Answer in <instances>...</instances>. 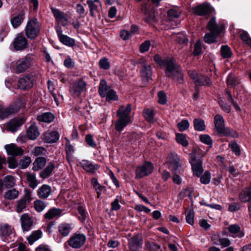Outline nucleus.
<instances>
[{
  "instance_id": "nucleus-15",
  "label": "nucleus",
  "mask_w": 251,
  "mask_h": 251,
  "mask_svg": "<svg viewBox=\"0 0 251 251\" xmlns=\"http://www.w3.org/2000/svg\"><path fill=\"white\" fill-rule=\"evenodd\" d=\"M152 164L149 162L138 167L136 170V178H142L151 174L153 171Z\"/></svg>"
},
{
  "instance_id": "nucleus-13",
  "label": "nucleus",
  "mask_w": 251,
  "mask_h": 251,
  "mask_svg": "<svg viewBox=\"0 0 251 251\" xmlns=\"http://www.w3.org/2000/svg\"><path fill=\"white\" fill-rule=\"evenodd\" d=\"M215 126L218 132L223 135H230V130L225 127L223 117L220 115H216L214 117Z\"/></svg>"
},
{
  "instance_id": "nucleus-39",
  "label": "nucleus",
  "mask_w": 251,
  "mask_h": 251,
  "mask_svg": "<svg viewBox=\"0 0 251 251\" xmlns=\"http://www.w3.org/2000/svg\"><path fill=\"white\" fill-rule=\"evenodd\" d=\"M46 163V159L44 157H40L36 158L33 163V170L35 171L43 168Z\"/></svg>"
},
{
  "instance_id": "nucleus-58",
  "label": "nucleus",
  "mask_w": 251,
  "mask_h": 251,
  "mask_svg": "<svg viewBox=\"0 0 251 251\" xmlns=\"http://www.w3.org/2000/svg\"><path fill=\"white\" fill-rule=\"evenodd\" d=\"M229 147L232 151L237 155L241 153L240 149L238 145L235 142H231L229 144Z\"/></svg>"
},
{
  "instance_id": "nucleus-9",
  "label": "nucleus",
  "mask_w": 251,
  "mask_h": 251,
  "mask_svg": "<svg viewBox=\"0 0 251 251\" xmlns=\"http://www.w3.org/2000/svg\"><path fill=\"white\" fill-rule=\"evenodd\" d=\"M86 236L83 233L73 234L67 241L68 245L74 249H79L85 244Z\"/></svg>"
},
{
  "instance_id": "nucleus-40",
  "label": "nucleus",
  "mask_w": 251,
  "mask_h": 251,
  "mask_svg": "<svg viewBox=\"0 0 251 251\" xmlns=\"http://www.w3.org/2000/svg\"><path fill=\"white\" fill-rule=\"evenodd\" d=\"M26 180L30 187L32 188H35L37 185L38 182L36 178L35 174L31 173L26 174Z\"/></svg>"
},
{
  "instance_id": "nucleus-4",
  "label": "nucleus",
  "mask_w": 251,
  "mask_h": 251,
  "mask_svg": "<svg viewBox=\"0 0 251 251\" xmlns=\"http://www.w3.org/2000/svg\"><path fill=\"white\" fill-rule=\"evenodd\" d=\"M207 27L211 33L205 35L204 41L208 44H211L216 41L217 36L222 32L224 26H219L216 23L215 17H212L207 24Z\"/></svg>"
},
{
  "instance_id": "nucleus-64",
  "label": "nucleus",
  "mask_w": 251,
  "mask_h": 251,
  "mask_svg": "<svg viewBox=\"0 0 251 251\" xmlns=\"http://www.w3.org/2000/svg\"><path fill=\"white\" fill-rule=\"evenodd\" d=\"M158 102L161 104H164L167 101L166 95L163 91H160L158 93Z\"/></svg>"
},
{
  "instance_id": "nucleus-29",
  "label": "nucleus",
  "mask_w": 251,
  "mask_h": 251,
  "mask_svg": "<svg viewBox=\"0 0 251 251\" xmlns=\"http://www.w3.org/2000/svg\"><path fill=\"white\" fill-rule=\"evenodd\" d=\"M40 132L35 123L30 125L26 131V137L32 140H34L39 136Z\"/></svg>"
},
{
  "instance_id": "nucleus-61",
  "label": "nucleus",
  "mask_w": 251,
  "mask_h": 251,
  "mask_svg": "<svg viewBox=\"0 0 251 251\" xmlns=\"http://www.w3.org/2000/svg\"><path fill=\"white\" fill-rule=\"evenodd\" d=\"M194 212L193 209L189 210L186 216V220L187 222L191 225H193L194 224Z\"/></svg>"
},
{
  "instance_id": "nucleus-31",
  "label": "nucleus",
  "mask_w": 251,
  "mask_h": 251,
  "mask_svg": "<svg viewBox=\"0 0 251 251\" xmlns=\"http://www.w3.org/2000/svg\"><path fill=\"white\" fill-rule=\"evenodd\" d=\"M17 112V110L14 109L13 107H9L7 108H3V104L1 102H0V118L3 119L7 118L9 115L15 113Z\"/></svg>"
},
{
  "instance_id": "nucleus-44",
  "label": "nucleus",
  "mask_w": 251,
  "mask_h": 251,
  "mask_svg": "<svg viewBox=\"0 0 251 251\" xmlns=\"http://www.w3.org/2000/svg\"><path fill=\"white\" fill-rule=\"evenodd\" d=\"M227 85L228 87H233L238 83V80L236 76L232 74L228 75L226 79Z\"/></svg>"
},
{
  "instance_id": "nucleus-59",
  "label": "nucleus",
  "mask_w": 251,
  "mask_h": 251,
  "mask_svg": "<svg viewBox=\"0 0 251 251\" xmlns=\"http://www.w3.org/2000/svg\"><path fill=\"white\" fill-rule=\"evenodd\" d=\"M241 39L250 47H251V38L249 37L248 33L246 31H244L241 34Z\"/></svg>"
},
{
  "instance_id": "nucleus-10",
  "label": "nucleus",
  "mask_w": 251,
  "mask_h": 251,
  "mask_svg": "<svg viewBox=\"0 0 251 251\" xmlns=\"http://www.w3.org/2000/svg\"><path fill=\"white\" fill-rule=\"evenodd\" d=\"M188 73L197 86H209L211 83V81L208 77L200 75L195 71H189Z\"/></svg>"
},
{
  "instance_id": "nucleus-28",
  "label": "nucleus",
  "mask_w": 251,
  "mask_h": 251,
  "mask_svg": "<svg viewBox=\"0 0 251 251\" xmlns=\"http://www.w3.org/2000/svg\"><path fill=\"white\" fill-rule=\"evenodd\" d=\"M31 201L30 195H25L23 198L17 201V206L16 211L18 213L22 212L25 209L27 205Z\"/></svg>"
},
{
  "instance_id": "nucleus-32",
  "label": "nucleus",
  "mask_w": 251,
  "mask_h": 251,
  "mask_svg": "<svg viewBox=\"0 0 251 251\" xmlns=\"http://www.w3.org/2000/svg\"><path fill=\"white\" fill-rule=\"evenodd\" d=\"M62 210L60 208H52L49 210L44 215V217L47 220H51L61 216Z\"/></svg>"
},
{
  "instance_id": "nucleus-33",
  "label": "nucleus",
  "mask_w": 251,
  "mask_h": 251,
  "mask_svg": "<svg viewBox=\"0 0 251 251\" xmlns=\"http://www.w3.org/2000/svg\"><path fill=\"white\" fill-rule=\"evenodd\" d=\"M43 139L47 143H54L59 139V135L56 131H48L44 134Z\"/></svg>"
},
{
  "instance_id": "nucleus-50",
  "label": "nucleus",
  "mask_w": 251,
  "mask_h": 251,
  "mask_svg": "<svg viewBox=\"0 0 251 251\" xmlns=\"http://www.w3.org/2000/svg\"><path fill=\"white\" fill-rule=\"evenodd\" d=\"M63 237V226L62 224L59 225L58 227V231L57 233L54 235V238L56 242L61 243Z\"/></svg>"
},
{
  "instance_id": "nucleus-3",
  "label": "nucleus",
  "mask_w": 251,
  "mask_h": 251,
  "mask_svg": "<svg viewBox=\"0 0 251 251\" xmlns=\"http://www.w3.org/2000/svg\"><path fill=\"white\" fill-rule=\"evenodd\" d=\"M33 56L27 55L18 60L13 61L11 64V68L16 74H20L29 69L34 63Z\"/></svg>"
},
{
  "instance_id": "nucleus-14",
  "label": "nucleus",
  "mask_w": 251,
  "mask_h": 251,
  "mask_svg": "<svg viewBox=\"0 0 251 251\" xmlns=\"http://www.w3.org/2000/svg\"><path fill=\"white\" fill-rule=\"evenodd\" d=\"M34 83V77L30 75H26L19 79L18 86L19 89L25 90L32 87Z\"/></svg>"
},
{
  "instance_id": "nucleus-46",
  "label": "nucleus",
  "mask_w": 251,
  "mask_h": 251,
  "mask_svg": "<svg viewBox=\"0 0 251 251\" xmlns=\"http://www.w3.org/2000/svg\"><path fill=\"white\" fill-rule=\"evenodd\" d=\"M176 142L181 144L183 147H186L188 145V142L186 139L185 135L182 133H176Z\"/></svg>"
},
{
  "instance_id": "nucleus-24",
  "label": "nucleus",
  "mask_w": 251,
  "mask_h": 251,
  "mask_svg": "<svg viewBox=\"0 0 251 251\" xmlns=\"http://www.w3.org/2000/svg\"><path fill=\"white\" fill-rule=\"evenodd\" d=\"M239 199L242 202H250L251 201V183L248 186L241 190L239 195Z\"/></svg>"
},
{
  "instance_id": "nucleus-63",
  "label": "nucleus",
  "mask_w": 251,
  "mask_h": 251,
  "mask_svg": "<svg viewBox=\"0 0 251 251\" xmlns=\"http://www.w3.org/2000/svg\"><path fill=\"white\" fill-rule=\"evenodd\" d=\"M31 162V159L29 157H26L24 158L20 161V167L21 169L26 168Z\"/></svg>"
},
{
  "instance_id": "nucleus-2",
  "label": "nucleus",
  "mask_w": 251,
  "mask_h": 251,
  "mask_svg": "<svg viewBox=\"0 0 251 251\" xmlns=\"http://www.w3.org/2000/svg\"><path fill=\"white\" fill-rule=\"evenodd\" d=\"M131 105L129 104L122 105L117 111L118 119L115 123V129L122 131L127 125L131 122L130 113Z\"/></svg>"
},
{
  "instance_id": "nucleus-49",
  "label": "nucleus",
  "mask_w": 251,
  "mask_h": 251,
  "mask_svg": "<svg viewBox=\"0 0 251 251\" xmlns=\"http://www.w3.org/2000/svg\"><path fill=\"white\" fill-rule=\"evenodd\" d=\"M66 152L67 159L70 162L72 160L73 154L75 152V149L74 147L69 143L66 144Z\"/></svg>"
},
{
  "instance_id": "nucleus-30",
  "label": "nucleus",
  "mask_w": 251,
  "mask_h": 251,
  "mask_svg": "<svg viewBox=\"0 0 251 251\" xmlns=\"http://www.w3.org/2000/svg\"><path fill=\"white\" fill-rule=\"evenodd\" d=\"M129 249H141L142 240L140 236L135 235L128 240Z\"/></svg>"
},
{
  "instance_id": "nucleus-54",
  "label": "nucleus",
  "mask_w": 251,
  "mask_h": 251,
  "mask_svg": "<svg viewBox=\"0 0 251 251\" xmlns=\"http://www.w3.org/2000/svg\"><path fill=\"white\" fill-rule=\"evenodd\" d=\"M211 174L209 172L206 171L201 177L200 180L201 183L208 184L210 181Z\"/></svg>"
},
{
  "instance_id": "nucleus-1",
  "label": "nucleus",
  "mask_w": 251,
  "mask_h": 251,
  "mask_svg": "<svg viewBox=\"0 0 251 251\" xmlns=\"http://www.w3.org/2000/svg\"><path fill=\"white\" fill-rule=\"evenodd\" d=\"M154 60L161 68H165V73L169 77L173 78L179 83L183 81V74L181 69L177 65L171 58H167L162 60L161 57L156 54L154 57Z\"/></svg>"
},
{
  "instance_id": "nucleus-42",
  "label": "nucleus",
  "mask_w": 251,
  "mask_h": 251,
  "mask_svg": "<svg viewBox=\"0 0 251 251\" xmlns=\"http://www.w3.org/2000/svg\"><path fill=\"white\" fill-rule=\"evenodd\" d=\"M194 126L195 130L199 131H203L205 129L204 122L201 119H195L194 120Z\"/></svg>"
},
{
  "instance_id": "nucleus-25",
  "label": "nucleus",
  "mask_w": 251,
  "mask_h": 251,
  "mask_svg": "<svg viewBox=\"0 0 251 251\" xmlns=\"http://www.w3.org/2000/svg\"><path fill=\"white\" fill-rule=\"evenodd\" d=\"M25 19V13L23 11L14 14L11 18V24L14 28L19 27Z\"/></svg>"
},
{
  "instance_id": "nucleus-48",
  "label": "nucleus",
  "mask_w": 251,
  "mask_h": 251,
  "mask_svg": "<svg viewBox=\"0 0 251 251\" xmlns=\"http://www.w3.org/2000/svg\"><path fill=\"white\" fill-rule=\"evenodd\" d=\"M19 192L15 189H11L7 191L4 195L5 199L7 200H14L18 198Z\"/></svg>"
},
{
  "instance_id": "nucleus-21",
  "label": "nucleus",
  "mask_w": 251,
  "mask_h": 251,
  "mask_svg": "<svg viewBox=\"0 0 251 251\" xmlns=\"http://www.w3.org/2000/svg\"><path fill=\"white\" fill-rule=\"evenodd\" d=\"M14 229L7 223H0V238L2 241L5 240L12 234Z\"/></svg>"
},
{
  "instance_id": "nucleus-34",
  "label": "nucleus",
  "mask_w": 251,
  "mask_h": 251,
  "mask_svg": "<svg viewBox=\"0 0 251 251\" xmlns=\"http://www.w3.org/2000/svg\"><path fill=\"white\" fill-rule=\"evenodd\" d=\"M54 119V115L50 112H45L37 116V119L40 122L50 123Z\"/></svg>"
},
{
  "instance_id": "nucleus-19",
  "label": "nucleus",
  "mask_w": 251,
  "mask_h": 251,
  "mask_svg": "<svg viewBox=\"0 0 251 251\" xmlns=\"http://www.w3.org/2000/svg\"><path fill=\"white\" fill-rule=\"evenodd\" d=\"M25 121L26 119L24 117L12 119L7 123V129L11 132H14L19 129Z\"/></svg>"
},
{
  "instance_id": "nucleus-57",
  "label": "nucleus",
  "mask_w": 251,
  "mask_h": 251,
  "mask_svg": "<svg viewBox=\"0 0 251 251\" xmlns=\"http://www.w3.org/2000/svg\"><path fill=\"white\" fill-rule=\"evenodd\" d=\"M77 211L79 214V219L82 221H84L87 214L86 210L82 206H79L77 208Z\"/></svg>"
},
{
  "instance_id": "nucleus-45",
  "label": "nucleus",
  "mask_w": 251,
  "mask_h": 251,
  "mask_svg": "<svg viewBox=\"0 0 251 251\" xmlns=\"http://www.w3.org/2000/svg\"><path fill=\"white\" fill-rule=\"evenodd\" d=\"M143 116L150 123H153L155 121L153 111L152 109H145L143 111Z\"/></svg>"
},
{
  "instance_id": "nucleus-16",
  "label": "nucleus",
  "mask_w": 251,
  "mask_h": 251,
  "mask_svg": "<svg viewBox=\"0 0 251 251\" xmlns=\"http://www.w3.org/2000/svg\"><path fill=\"white\" fill-rule=\"evenodd\" d=\"M21 228L23 232L30 230L33 226V217L28 213H24L20 217Z\"/></svg>"
},
{
  "instance_id": "nucleus-27",
  "label": "nucleus",
  "mask_w": 251,
  "mask_h": 251,
  "mask_svg": "<svg viewBox=\"0 0 251 251\" xmlns=\"http://www.w3.org/2000/svg\"><path fill=\"white\" fill-rule=\"evenodd\" d=\"M179 161V158L176 154L170 155L168 159L169 169L173 171H176L180 166Z\"/></svg>"
},
{
  "instance_id": "nucleus-47",
  "label": "nucleus",
  "mask_w": 251,
  "mask_h": 251,
  "mask_svg": "<svg viewBox=\"0 0 251 251\" xmlns=\"http://www.w3.org/2000/svg\"><path fill=\"white\" fill-rule=\"evenodd\" d=\"M221 54L223 58H228L231 56L232 52L227 46H223L221 49Z\"/></svg>"
},
{
  "instance_id": "nucleus-51",
  "label": "nucleus",
  "mask_w": 251,
  "mask_h": 251,
  "mask_svg": "<svg viewBox=\"0 0 251 251\" xmlns=\"http://www.w3.org/2000/svg\"><path fill=\"white\" fill-rule=\"evenodd\" d=\"M34 206L37 211L41 212L45 208L46 205L44 201L37 200L34 202Z\"/></svg>"
},
{
  "instance_id": "nucleus-52",
  "label": "nucleus",
  "mask_w": 251,
  "mask_h": 251,
  "mask_svg": "<svg viewBox=\"0 0 251 251\" xmlns=\"http://www.w3.org/2000/svg\"><path fill=\"white\" fill-rule=\"evenodd\" d=\"M177 126L179 131L186 130L189 127V123L187 120H183L177 124Z\"/></svg>"
},
{
  "instance_id": "nucleus-7",
  "label": "nucleus",
  "mask_w": 251,
  "mask_h": 251,
  "mask_svg": "<svg viewBox=\"0 0 251 251\" xmlns=\"http://www.w3.org/2000/svg\"><path fill=\"white\" fill-rule=\"evenodd\" d=\"M189 162L191 164L194 175L199 177L203 172L202 161L196 157L195 151H193L190 154Z\"/></svg>"
},
{
  "instance_id": "nucleus-41",
  "label": "nucleus",
  "mask_w": 251,
  "mask_h": 251,
  "mask_svg": "<svg viewBox=\"0 0 251 251\" xmlns=\"http://www.w3.org/2000/svg\"><path fill=\"white\" fill-rule=\"evenodd\" d=\"M42 235V232L40 230H37L33 232L27 238V241L30 245H32L34 242L40 239Z\"/></svg>"
},
{
  "instance_id": "nucleus-55",
  "label": "nucleus",
  "mask_w": 251,
  "mask_h": 251,
  "mask_svg": "<svg viewBox=\"0 0 251 251\" xmlns=\"http://www.w3.org/2000/svg\"><path fill=\"white\" fill-rule=\"evenodd\" d=\"M75 45V39L67 35H64V45L72 48L74 47Z\"/></svg>"
},
{
  "instance_id": "nucleus-5",
  "label": "nucleus",
  "mask_w": 251,
  "mask_h": 251,
  "mask_svg": "<svg viewBox=\"0 0 251 251\" xmlns=\"http://www.w3.org/2000/svg\"><path fill=\"white\" fill-rule=\"evenodd\" d=\"M25 32L26 36L31 40L38 36L40 32V25L37 18L30 19L27 21Z\"/></svg>"
},
{
  "instance_id": "nucleus-18",
  "label": "nucleus",
  "mask_w": 251,
  "mask_h": 251,
  "mask_svg": "<svg viewBox=\"0 0 251 251\" xmlns=\"http://www.w3.org/2000/svg\"><path fill=\"white\" fill-rule=\"evenodd\" d=\"M12 43L15 50H23L27 46V40L23 34L19 33L15 38Z\"/></svg>"
},
{
  "instance_id": "nucleus-60",
  "label": "nucleus",
  "mask_w": 251,
  "mask_h": 251,
  "mask_svg": "<svg viewBox=\"0 0 251 251\" xmlns=\"http://www.w3.org/2000/svg\"><path fill=\"white\" fill-rule=\"evenodd\" d=\"M201 44L200 41H197L194 45L193 53L195 55H199L201 52Z\"/></svg>"
},
{
  "instance_id": "nucleus-38",
  "label": "nucleus",
  "mask_w": 251,
  "mask_h": 251,
  "mask_svg": "<svg viewBox=\"0 0 251 251\" xmlns=\"http://www.w3.org/2000/svg\"><path fill=\"white\" fill-rule=\"evenodd\" d=\"M218 239H216V237H212V241L214 244L221 246L222 248L228 247L231 242L230 240L226 238H221L218 237Z\"/></svg>"
},
{
  "instance_id": "nucleus-11",
  "label": "nucleus",
  "mask_w": 251,
  "mask_h": 251,
  "mask_svg": "<svg viewBox=\"0 0 251 251\" xmlns=\"http://www.w3.org/2000/svg\"><path fill=\"white\" fill-rule=\"evenodd\" d=\"M50 9L55 17L57 25L56 30L60 41L63 43V34L62 33L61 26L63 25V14L61 11L57 8L51 7Z\"/></svg>"
},
{
  "instance_id": "nucleus-12",
  "label": "nucleus",
  "mask_w": 251,
  "mask_h": 251,
  "mask_svg": "<svg viewBox=\"0 0 251 251\" xmlns=\"http://www.w3.org/2000/svg\"><path fill=\"white\" fill-rule=\"evenodd\" d=\"M192 10L194 13L198 15L208 17L214 9L209 3L205 2L193 7Z\"/></svg>"
},
{
  "instance_id": "nucleus-6",
  "label": "nucleus",
  "mask_w": 251,
  "mask_h": 251,
  "mask_svg": "<svg viewBox=\"0 0 251 251\" xmlns=\"http://www.w3.org/2000/svg\"><path fill=\"white\" fill-rule=\"evenodd\" d=\"M99 93L101 97L105 98L108 101L117 100L118 99L116 92L107 85L106 81L104 79L100 80Z\"/></svg>"
},
{
  "instance_id": "nucleus-17",
  "label": "nucleus",
  "mask_w": 251,
  "mask_h": 251,
  "mask_svg": "<svg viewBox=\"0 0 251 251\" xmlns=\"http://www.w3.org/2000/svg\"><path fill=\"white\" fill-rule=\"evenodd\" d=\"M139 62L142 66V68L140 70L142 79L144 82H148L151 78L152 71L151 66L146 64L143 59H140Z\"/></svg>"
},
{
  "instance_id": "nucleus-53",
  "label": "nucleus",
  "mask_w": 251,
  "mask_h": 251,
  "mask_svg": "<svg viewBox=\"0 0 251 251\" xmlns=\"http://www.w3.org/2000/svg\"><path fill=\"white\" fill-rule=\"evenodd\" d=\"M200 140L203 143L209 146V149L211 148L212 146V141L210 137L206 134L201 135L200 136Z\"/></svg>"
},
{
  "instance_id": "nucleus-26",
  "label": "nucleus",
  "mask_w": 251,
  "mask_h": 251,
  "mask_svg": "<svg viewBox=\"0 0 251 251\" xmlns=\"http://www.w3.org/2000/svg\"><path fill=\"white\" fill-rule=\"evenodd\" d=\"M5 149L7 153L12 156L21 155L23 153V150L13 144L6 145Z\"/></svg>"
},
{
  "instance_id": "nucleus-43",
  "label": "nucleus",
  "mask_w": 251,
  "mask_h": 251,
  "mask_svg": "<svg viewBox=\"0 0 251 251\" xmlns=\"http://www.w3.org/2000/svg\"><path fill=\"white\" fill-rule=\"evenodd\" d=\"M54 168V164L52 163H50L47 167L40 173V175L41 177L43 178L48 177L51 174Z\"/></svg>"
},
{
  "instance_id": "nucleus-62",
  "label": "nucleus",
  "mask_w": 251,
  "mask_h": 251,
  "mask_svg": "<svg viewBox=\"0 0 251 251\" xmlns=\"http://www.w3.org/2000/svg\"><path fill=\"white\" fill-rule=\"evenodd\" d=\"M151 46L150 41L149 40H147L143 43L140 47V50L141 52L144 53L147 51Z\"/></svg>"
},
{
  "instance_id": "nucleus-37",
  "label": "nucleus",
  "mask_w": 251,
  "mask_h": 251,
  "mask_svg": "<svg viewBox=\"0 0 251 251\" xmlns=\"http://www.w3.org/2000/svg\"><path fill=\"white\" fill-rule=\"evenodd\" d=\"M15 180L11 176H6L3 180L0 179V187L4 185L6 188H11L15 185Z\"/></svg>"
},
{
  "instance_id": "nucleus-22",
  "label": "nucleus",
  "mask_w": 251,
  "mask_h": 251,
  "mask_svg": "<svg viewBox=\"0 0 251 251\" xmlns=\"http://www.w3.org/2000/svg\"><path fill=\"white\" fill-rule=\"evenodd\" d=\"M227 229L231 236L234 238H242L245 235L243 230H242L240 226L237 224H232L229 226Z\"/></svg>"
},
{
  "instance_id": "nucleus-35",
  "label": "nucleus",
  "mask_w": 251,
  "mask_h": 251,
  "mask_svg": "<svg viewBox=\"0 0 251 251\" xmlns=\"http://www.w3.org/2000/svg\"><path fill=\"white\" fill-rule=\"evenodd\" d=\"M87 4L88 5L90 14L93 16L94 11H98L101 7V3L99 0H88Z\"/></svg>"
},
{
  "instance_id": "nucleus-20",
  "label": "nucleus",
  "mask_w": 251,
  "mask_h": 251,
  "mask_svg": "<svg viewBox=\"0 0 251 251\" xmlns=\"http://www.w3.org/2000/svg\"><path fill=\"white\" fill-rule=\"evenodd\" d=\"M77 166L82 167L86 172L92 174L94 173L99 167L98 165L93 164L88 160H82L78 161Z\"/></svg>"
},
{
  "instance_id": "nucleus-56",
  "label": "nucleus",
  "mask_w": 251,
  "mask_h": 251,
  "mask_svg": "<svg viewBox=\"0 0 251 251\" xmlns=\"http://www.w3.org/2000/svg\"><path fill=\"white\" fill-rule=\"evenodd\" d=\"M99 64L100 68L103 70H108L110 68V63L105 57L100 59L99 62Z\"/></svg>"
},
{
  "instance_id": "nucleus-23",
  "label": "nucleus",
  "mask_w": 251,
  "mask_h": 251,
  "mask_svg": "<svg viewBox=\"0 0 251 251\" xmlns=\"http://www.w3.org/2000/svg\"><path fill=\"white\" fill-rule=\"evenodd\" d=\"M180 9L178 8H174L168 10V15L169 21L170 22H173L174 21V24L172 23L171 25V27L172 28H175V27L178 23V21L177 20L176 21L175 19H176L179 17L180 14Z\"/></svg>"
},
{
  "instance_id": "nucleus-8",
  "label": "nucleus",
  "mask_w": 251,
  "mask_h": 251,
  "mask_svg": "<svg viewBox=\"0 0 251 251\" xmlns=\"http://www.w3.org/2000/svg\"><path fill=\"white\" fill-rule=\"evenodd\" d=\"M87 84L83 78H80L72 83L70 87L69 92L73 97H78L86 90Z\"/></svg>"
},
{
  "instance_id": "nucleus-36",
  "label": "nucleus",
  "mask_w": 251,
  "mask_h": 251,
  "mask_svg": "<svg viewBox=\"0 0 251 251\" xmlns=\"http://www.w3.org/2000/svg\"><path fill=\"white\" fill-rule=\"evenodd\" d=\"M51 191V189L50 186L47 185H43L38 190V196L40 198H47L50 194Z\"/></svg>"
}]
</instances>
